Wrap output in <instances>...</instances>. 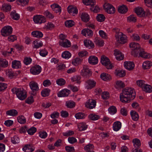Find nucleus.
Wrapping results in <instances>:
<instances>
[{
    "label": "nucleus",
    "instance_id": "f257e3e1",
    "mask_svg": "<svg viewBox=\"0 0 152 152\" xmlns=\"http://www.w3.org/2000/svg\"><path fill=\"white\" fill-rule=\"evenodd\" d=\"M134 90L131 88H126L123 90L120 95V101L123 103H129L135 97Z\"/></svg>",
    "mask_w": 152,
    "mask_h": 152
},
{
    "label": "nucleus",
    "instance_id": "f03ea898",
    "mask_svg": "<svg viewBox=\"0 0 152 152\" xmlns=\"http://www.w3.org/2000/svg\"><path fill=\"white\" fill-rule=\"evenodd\" d=\"M11 91L13 94L16 95L18 98L20 100H23L26 97V92L23 88H14Z\"/></svg>",
    "mask_w": 152,
    "mask_h": 152
},
{
    "label": "nucleus",
    "instance_id": "7ed1b4c3",
    "mask_svg": "<svg viewBox=\"0 0 152 152\" xmlns=\"http://www.w3.org/2000/svg\"><path fill=\"white\" fill-rule=\"evenodd\" d=\"M129 47L132 50V54L135 56H138L140 51V45L137 43L132 42L129 44Z\"/></svg>",
    "mask_w": 152,
    "mask_h": 152
},
{
    "label": "nucleus",
    "instance_id": "20e7f679",
    "mask_svg": "<svg viewBox=\"0 0 152 152\" xmlns=\"http://www.w3.org/2000/svg\"><path fill=\"white\" fill-rule=\"evenodd\" d=\"M101 62L102 64L104 66L108 69H111L113 67L112 64L110 63L108 58L104 55L102 56Z\"/></svg>",
    "mask_w": 152,
    "mask_h": 152
},
{
    "label": "nucleus",
    "instance_id": "39448f33",
    "mask_svg": "<svg viewBox=\"0 0 152 152\" xmlns=\"http://www.w3.org/2000/svg\"><path fill=\"white\" fill-rule=\"evenodd\" d=\"M117 42L121 44H124L127 41V37L122 32L119 33L115 36Z\"/></svg>",
    "mask_w": 152,
    "mask_h": 152
},
{
    "label": "nucleus",
    "instance_id": "423d86ee",
    "mask_svg": "<svg viewBox=\"0 0 152 152\" xmlns=\"http://www.w3.org/2000/svg\"><path fill=\"white\" fill-rule=\"evenodd\" d=\"M103 7L105 11L108 14H113L115 12V8L109 3H105L103 5Z\"/></svg>",
    "mask_w": 152,
    "mask_h": 152
},
{
    "label": "nucleus",
    "instance_id": "0eeeda50",
    "mask_svg": "<svg viewBox=\"0 0 152 152\" xmlns=\"http://www.w3.org/2000/svg\"><path fill=\"white\" fill-rule=\"evenodd\" d=\"M33 20L35 23L40 24L46 22L45 18L41 15H37L34 16Z\"/></svg>",
    "mask_w": 152,
    "mask_h": 152
},
{
    "label": "nucleus",
    "instance_id": "6e6552de",
    "mask_svg": "<svg viewBox=\"0 0 152 152\" xmlns=\"http://www.w3.org/2000/svg\"><path fill=\"white\" fill-rule=\"evenodd\" d=\"M12 31V27L9 26H4L2 29L1 32V35L4 37H6L11 34Z\"/></svg>",
    "mask_w": 152,
    "mask_h": 152
},
{
    "label": "nucleus",
    "instance_id": "1a4fd4ad",
    "mask_svg": "<svg viewBox=\"0 0 152 152\" xmlns=\"http://www.w3.org/2000/svg\"><path fill=\"white\" fill-rule=\"evenodd\" d=\"M92 72L88 66L85 65L83 66V69L81 70V75L83 77H88L92 75Z\"/></svg>",
    "mask_w": 152,
    "mask_h": 152
},
{
    "label": "nucleus",
    "instance_id": "9d476101",
    "mask_svg": "<svg viewBox=\"0 0 152 152\" xmlns=\"http://www.w3.org/2000/svg\"><path fill=\"white\" fill-rule=\"evenodd\" d=\"M31 73L33 75H37L41 72L42 68L39 65H36L31 67L30 69Z\"/></svg>",
    "mask_w": 152,
    "mask_h": 152
},
{
    "label": "nucleus",
    "instance_id": "9b49d317",
    "mask_svg": "<svg viewBox=\"0 0 152 152\" xmlns=\"http://www.w3.org/2000/svg\"><path fill=\"white\" fill-rule=\"evenodd\" d=\"M96 82L93 80L89 79L87 80L85 84V88L87 89H91L94 87Z\"/></svg>",
    "mask_w": 152,
    "mask_h": 152
},
{
    "label": "nucleus",
    "instance_id": "f8f14e48",
    "mask_svg": "<svg viewBox=\"0 0 152 152\" xmlns=\"http://www.w3.org/2000/svg\"><path fill=\"white\" fill-rule=\"evenodd\" d=\"M123 65L124 67L129 71L132 70L135 66L134 63L131 61H125L124 62Z\"/></svg>",
    "mask_w": 152,
    "mask_h": 152
},
{
    "label": "nucleus",
    "instance_id": "ddd939ff",
    "mask_svg": "<svg viewBox=\"0 0 152 152\" xmlns=\"http://www.w3.org/2000/svg\"><path fill=\"white\" fill-rule=\"evenodd\" d=\"M96 101L93 99H89L86 102L85 106L89 109H92L96 107Z\"/></svg>",
    "mask_w": 152,
    "mask_h": 152
},
{
    "label": "nucleus",
    "instance_id": "4468645a",
    "mask_svg": "<svg viewBox=\"0 0 152 152\" xmlns=\"http://www.w3.org/2000/svg\"><path fill=\"white\" fill-rule=\"evenodd\" d=\"M114 74L116 76L119 77H123L126 75L125 70L118 68L116 69L115 70Z\"/></svg>",
    "mask_w": 152,
    "mask_h": 152
},
{
    "label": "nucleus",
    "instance_id": "2eb2a0df",
    "mask_svg": "<svg viewBox=\"0 0 152 152\" xmlns=\"http://www.w3.org/2000/svg\"><path fill=\"white\" fill-rule=\"evenodd\" d=\"M114 55L116 59L118 61L122 60L124 58V55L119 50L117 49L114 50Z\"/></svg>",
    "mask_w": 152,
    "mask_h": 152
},
{
    "label": "nucleus",
    "instance_id": "dca6fc26",
    "mask_svg": "<svg viewBox=\"0 0 152 152\" xmlns=\"http://www.w3.org/2000/svg\"><path fill=\"white\" fill-rule=\"evenodd\" d=\"M81 34L85 37H91L93 34V31L88 28H84L81 31Z\"/></svg>",
    "mask_w": 152,
    "mask_h": 152
},
{
    "label": "nucleus",
    "instance_id": "f3484780",
    "mask_svg": "<svg viewBox=\"0 0 152 152\" xmlns=\"http://www.w3.org/2000/svg\"><path fill=\"white\" fill-rule=\"evenodd\" d=\"M68 12L71 15L75 16L78 13V10L77 8L73 6H70L67 7Z\"/></svg>",
    "mask_w": 152,
    "mask_h": 152
},
{
    "label": "nucleus",
    "instance_id": "a211bd4d",
    "mask_svg": "<svg viewBox=\"0 0 152 152\" xmlns=\"http://www.w3.org/2000/svg\"><path fill=\"white\" fill-rule=\"evenodd\" d=\"M88 62L90 64L94 65L98 64V59L97 57L94 56H91L88 58Z\"/></svg>",
    "mask_w": 152,
    "mask_h": 152
},
{
    "label": "nucleus",
    "instance_id": "6ab92c4d",
    "mask_svg": "<svg viewBox=\"0 0 152 152\" xmlns=\"http://www.w3.org/2000/svg\"><path fill=\"white\" fill-rule=\"evenodd\" d=\"M70 91L66 89H63L59 92L57 95L58 97H66L67 96L70 94Z\"/></svg>",
    "mask_w": 152,
    "mask_h": 152
},
{
    "label": "nucleus",
    "instance_id": "aec40b11",
    "mask_svg": "<svg viewBox=\"0 0 152 152\" xmlns=\"http://www.w3.org/2000/svg\"><path fill=\"white\" fill-rule=\"evenodd\" d=\"M100 77L102 80L105 81H109L112 79L111 76L105 72L102 73L100 75Z\"/></svg>",
    "mask_w": 152,
    "mask_h": 152
},
{
    "label": "nucleus",
    "instance_id": "412c9836",
    "mask_svg": "<svg viewBox=\"0 0 152 152\" xmlns=\"http://www.w3.org/2000/svg\"><path fill=\"white\" fill-rule=\"evenodd\" d=\"M77 129L80 131L86 130L88 127V125L84 122H80L77 124Z\"/></svg>",
    "mask_w": 152,
    "mask_h": 152
},
{
    "label": "nucleus",
    "instance_id": "4be33fe9",
    "mask_svg": "<svg viewBox=\"0 0 152 152\" xmlns=\"http://www.w3.org/2000/svg\"><path fill=\"white\" fill-rule=\"evenodd\" d=\"M121 126L122 124L120 121H115L113 125V129L114 131L117 132L121 129Z\"/></svg>",
    "mask_w": 152,
    "mask_h": 152
},
{
    "label": "nucleus",
    "instance_id": "5701e85b",
    "mask_svg": "<svg viewBox=\"0 0 152 152\" xmlns=\"http://www.w3.org/2000/svg\"><path fill=\"white\" fill-rule=\"evenodd\" d=\"M83 42L85 47L89 49L93 48L94 47V43L89 40H85Z\"/></svg>",
    "mask_w": 152,
    "mask_h": 152
},
{
    "label": "nucleus",
    "instance_id": "b1692460",
    "mask_svg": "<svg viewBox=\"0 0 152 152\" xmlns=\"http://www.w3.org/2000/svg\"><path fill=\"white\" fill-rule=\"evenodd\" d=\"M29 85L30 88L33 91H37L39 89L38 84L34 81H32L30 82Z\"/></svg>",
    "mask_w": 152,
    "mask_h": 152
},
{
    "label": "nucleus",
    "instance_id": "393cba45",
    "mask_svg": "<svg viewBox=\"0 0 152 152\" xmlns=\"http://www.w3.org/2000/svg\"><path fill=\"white\" fill-rule=\"evenodd\" d=\"M28 150L31 152L35 150V148L31 144H28L26 145L23 148H22V150L26 152V150Z\"/></svg>",
    "mask_w": 152,
    "mask_h": 152
},
{
    "label": "nucleus",
    "instance_id": "a878e982",
    "mask_svg": "<svg viewBox=\"0 0 152 152\" xmlns=\"http://www.w3.org/2000/svg\"><path fill=\"white\" fill-rule=\"evenodd\" d=\"M50 7L56 13L60 14L61 11V7L58 5L53 4L51 5Z\"/></svg>",
    "mask_w": 152,
    "mask_h": 152
},
{
    "label": "nucleus",
    "instance_id": "bb28decb",
    "mask_svg": "<svg viewBox=\"0 0 152 152\" xmlns=\"http://www.w3.org/2000/svg\"><path fill=\"white\" fill-rule=\"evenodd\" d=\"M135 12L137 15L140 17L143 16L145 15V12L142 8L140 7H137L135 9Z\"/></svg>",
    "mask_w": 152,
    "mask_h": 152
},
{
    "label": "nucleus",
    "instance_id": "cd10ccee",
    "mask_svg": "<svg viewBox=\"0 0 152 152\" xmlns=\"http://www.w3.org/2000/svg\"><path fill=\"white\" fill-rule=\"evenodd\" d=\"M59 44L61 46L64 48L70 47L71 45L70 42L66 39L63 41H60Z\"/></svg>",
    "mask_w": 152,
    "mask_h": 152
},
{
    "label": "nucleus",
    "instance_id": "c85d7f7f",
    "mask_svg": "<svg viewBox=\"0 0 152 152\" xmlns=\"http://www.w3.org/2000/svg\"><path fill=\"white\" fill-rule=\"evenodd\" d=\"M151 66L152 62L149 61H145L142 64V67L144 69H149Z\"/></svg>",
    "mask_w": 152,
    "mask_h": 152
},
{
    "label": "nucleus",
    "instance_id": "c756f323",
    "mask_svg": "<svg viewBox=\"0 0 152 152\" xmlns=\"http://www.w3.org/2000/svg\"><path fill=\"white\" fill-rule=\"evenodd\" d=\"M140 56L145 58H149L152 57V56L149 53H147L144 51H141L139 52Z\"/></svg>",
    "mask_w": 152,
    "mask_h": 152
},
{
    "label": "nucleus",
    "instance_id": "7c9ffc66",
    "mask_svg": "<svg viewBox=\"0 0 152 152\" xmlns=\"http://www.w3.org/2000/svg\"><path fill=\"white\" fill-rule=\"evenodd\" d=\"M81 76L79 75H74L71 77V81L72 82H75L78 84H80L81 82Z\"/></svg>",
    "mask_w": 152,
    "mask_h": 152
},
{
    "label": "nucleus",
    "instance_id": "2f4dec72",
    "mask_svg": "<svg viewBox=\"0 0 152 152\" xmlns=\"http://www.w3.org/2000/svg\"><path fill=\"white\" fill-rule=\"evenodd\" d=\"M125 84L121 80H118L115 82V87L116 88L119 89L123 88L125 87Z\"/></svg>",
    "mask_w": 152,
    "mask_h": 152
},
{
    "label": "nucleus",
    "instance_id": "473e14b6",
    "mask_svg": "<svg viewBox=\"0 0 152 152\" xmlns=\"http://www.w3.org/2000/svg\"><path fill=\"white\" fill-rule=\"evenodd\" d=\"M31 34L33 37L37 38H42L43 36V33L41 31H32Z\"/></svg>",
    "mask_w": 152,
    "mask_h": 152
},
{
    "label": "nucleus",
    "instance_id": "72a5a7b5",
    "mask_svg": "<svg viewBox=\"0 0 152 152\" xmlns=\"http://www.w3.org/2000/svg\"><path fill=\"white\" fill-rule=\"evenodd\" d=\"M6 114L7 115L14 117L18 115V112L15 109H12L7 111Z\"/></svg>",
    "mask_w": 152,
    "mask_h": 152
},
{
    "label": "nucleus",
    "instance_id": "f704fd0d",
    "mask_svg": "<svg viewBox=\"0 0 152 152\" xmlns=\"http://www.w3.org/2000/svg\"><path fill=\"white\" fill-rule=\"evenodd\" d=\"M130 115L132 119L135 121H137L139 118V115L136 111L132 110L130 112Z\"/></svg>",
    "mask_w": 152,
    "mask_h": 152
},
{
    "label": "nucleus",
    "instance_id": "c9c22d12",
    "mask_svg": "<svg viewBox=\"0 0 152 152\" xmlns=\"http://www.w3.org/2000/svg\"><path fill=\"white\" fill-rule=\"evenodd\" d=\"M12 67L13 68L18 69L21 67V64L20 61L15 60L12 62Z\"/></svg>",
    "mask_w": 152,
    "mask_h": 152
},
{
    "label": "nucleus",
    "instance_id": "e433bc0d",
    "mask_svg": "<svg viewBox=\"0 0 152 152\" xmlns=\"http://www.w3.org/2000/svg\"><path fill=\"white\" fill-rule=\"evenodd\" d=\"M81 18L83 21L84 22H87L90 19V17L89 15L86 12H83L82 13Z\"/></svg>",
    "mask_w": 152,
    "mask_h": 152
},
{
    "label": "nucleus",
    "instance_id": "4c0bfd02",
    "mask_svg": "<svg viewBox=\"0 0 152 152\" xmlns=\"http://www.w3.org/2000/svg\"><path fill=\"white\" fill-rule=\"evenodd\" d=\"M83 3L86 5H90L91 7L94 6L96 1L94 0H82Z\"/></svg>",
    "mask_w": 152,
    "mask_h": 152
},
{
    "label": "nucleus",
    "instance_id": "58836bf2",
    "mask_svg": "<svg viewBox=\"0 0 152 152\" xmlns=\"http://www.w3.org/2000/svg\"><path fill=\"white\" fill-rule=\"evenodd\" d=\"M54 27L55 25L53 23L49 22L45 24L43 28L46 30H49L53 28Z\"/></svg>",
    "mask_w": 152,
    "mask_h": 152
},
{
    "label": "nucleus",
    "instance_id": "ea45409f",
    "mask_svg": "<svg viewBox=\"0 0 152 152\" xmlns=\"http://www.w3.org/2000/svg\"><path fill=\"white\" fill-rule=\"evenodd\" d=\"M86 116V115L83 113L78 112L76 113L75 117L77 119H84Z\"/></svg>",
    "mask_w": 152,
    "mask_h": 152
},
{
    "label": "nucleus",
    "instance_id": "a19ab883",
    "mask_svg": "<svg viewBox=\"0 0 152 152\" xmlns=\"http://www.w3.org/2000/svg\"><path fill=\"white\" fill-rule=\"evenodd\" d=\"M11 141L12 144H16L19 143L20 139L17 136L14 135L11 137Z\"/></svg>",
    "mask_w": 152,
    "mask_h": 152
},
{
    "label": "nucleus",
    "instance_id": "79ce46f5",
    "mask_svg": "<svg viewBox=\"0 0 152 152\" xmlns=\"http://www.w3.org/2000/svg\"><path fill=\"white\" fill-rule=\"evenodd\" d=\"M32 44L34 48H38L42 45V43L40 40H36L33 41Z\"/></svg>",
    "mask_w": 152,
    "mask_h": 152
},
{
    "label": "nucleus",
    "instance_id": "37998d69",
    "mask_svg": "<svg viewBox=\"0 0 152 152\" xmlns=\"http://www.w3.org/2000/svg\"><path fill=\"white\" fill-rule=\"evenodd\" d=\"M65 26L68 28H70L73 26L75 24L74 21L71 20H66L64 23Z\"/></svg>",
    "mask_w": 152,
    "mask_h": 152
},
{
    "label": "nucleus",
    "instance_id": "c03bdc74",
    "mask_svg": "<svg viewBox=\"0 0 152 152\" xmlns=\"http://www.w3.org/2000/svg\"><path fill=\"white\" fill-rule=\"evenodd\" d=\"M62 57L65 59H68L71 56V54L69 51H65L63 52L61 54Z\"/></svg>",
    "mask_w": 152,
    "mask_h": 152
},
{
    "label": "nucleus",
    "instance_id": "a18cd8bd",
    "mask_svg": "<svg viewBox=\"0 0 152 152\" xmlns=\"http://www.w3.org/2000/svg\"><path fill=\"white\" fill-rule=\"evenodd\" d=\"M127 20L128 22L135 23L136 22L137 18L134 15H131L127 18Z\"/></svg>",
    "mask_w": 152,
    "mask_h": 152
},
{
    "label": "nucleus",
    "instance_id": "49530a36",
    "mask_svg": "<svg viewBox=\"0 0 152 152\" xmlns=\"http://www.w3.org/2000/svg\"><path fill=\"white\" fill-rule=\"evenodd\" d=\"M8 65V63L6 59L0 58V66L3 67H6Z\"/></svg>",
    "mask_w": 152,
    "mask_h": 152
},
{
    "label": "nucleus",
    "instance_id": "de8ad7c7",
    "mask_svg": "<svg viewBox=\"0 0 152 152\" xmlns=\"http://www.w3.org/2000/svg\"><path fill=\"white\" fill-rule=\"evenodd\" d=\"M118 11L119 13L123 14L127 11V8L126 6L123 5L119 7Z\"/></svg>",
    "mask_w": 152,
    "mask_h": 152
},
{
    "label": "nucleus",
    "instance_id": "09e8293b",
    "mask_svg": "<svg viewBox=\"0 0 152 152\" xmlns=\"http://www.w3.org/2000/svg\"><path fill=\"white\" fill-rule=\"evenodd\" d=\"M18 122L20 124H24L26 122V118L23 115H20L17 118Z\"/></svg>",
    "mask_w": 152,
    "mask_h": 152
},
{
    "label": "nucleus",
    "instance_id": "8fccbe9b",
    "mask_svg": "<svg viewBox=\"0 0 152 152\" xmlns=\"http://www.w3.org/2000/svg\"><path fill=\"white\" fill-rule=\"evenodd\" d=\"M10 15L12 18L14 20H17L20 18L19 15L15 11H12Z\"/></svg>",
    "mask_w": 152,
    "mask_h": 152
},
{
    "label": "nucleus",
    "instance_id": "3c124183",
    "mask_svg": "<svg viewBox=\"0 0 152 152\" xmlns=\"http://www.w3.org/2000/svg\"><path fill=\"white\" fill-rule=\"evenodd\" d=\"M109 113L111 115H113L116 113L117 110L115 106H112L108 109Z\"/></svg>",
    "mask_w": 152,
    "mask_h": 152
},
{
    "label": "nucleus",
    "instance_id": "603ef678",
    "mask_svg": "<svg viewBox=\"0 0 152 152\" xmlns=\"http://www.w3.org/2000/svg\"><path fill=\"white\" fill-rule=\"evenodd\" d=\"M97 20L99 22H102L104 21L105 17L104 15L102 14H99L97 15L96 17Z\"/></svg>",
    "mask_w": 152,
    "mask_h": 152
},
{
    "label": "nucleus",
    "instance_id": "864d4df0",
    "mask_svg": "<svg viewBox=\"0 0 152 152\" xmlns=\"http://www.w3.org/2000/svg\"><path fill=\"white\" fill-rule=\"evenodd\" d=\"M133 145L135 147H139L141 145V142L138 139L134 138L132 140Z\"/></svg>",
    "mask_w": 152,
    "mask_h": 152
},
{
    "label": "nucleus",
    "instance_id": "5fc2aeb1",
    "mask_svg": "<svg viewBox=\"0 0 152 152\" xmlns=\"http://www.w3.org/2000/svg\"><path fill=\"white\" fill-rule=\"evenodd\" d=\"M143 91L145 92L150 93L152 91L151 87L149 85L145 84L142 88Z\"/></svg>",
    "mask_w": 152,
    "mask_h": 152
},
{
    "label": "nucleus",
    "instance_id": "6e6d98bb",
    "mask_svg": "<svg viewBox=\"0 0 152 152\" xmlns=\"http://www.w3.org/2000/svg\"><path fill=\"white\" fill-rule=\"evenodd\" d=\"M50 90L48 88H45L41 92L42 96L43 97H46L49 95Z\"/></svg>",
    "mask_w": 152,
    "mask_h": 152
},
{
    "label": "nucleus",
    "instance_id": "4d7b16f0",
    "mask_svg": "<svg viewBox=\"0 0 152 152\" xmlns=\"http://www.w3.org/2000/svg\"><path fill=\"white\" fill-rule=\"evenodd\" d=\"M94 146L92 144H89L85 146L84 149L87 152H91V151L93 150L94 148Z\"/></svg>",
    "mask_w": 152,
    "mask_h": 152
},
{
    "label": "nucleus",
    "instance_id": "13d9d810",
    "mask_svg": "<svg viewBox=\"0 0 152 152\" xmlns=\"http://www.w3.org/2000/svg\"><path fill=\"white\" fill-rule=\"evenodd\" d=\"M89 118L91 120L93 121H96L98 120L100 116L98 115L95 114H91L89 115Z\"/></svg>",
    "mask_w": 152,
    "mask_h": 152
},
{
    "label": "nucleus",
    "instance_id": "bf43d9fd",
    "mask_svg": "<svg viewBox=\"0 0 152 152\" xmlns=\"http://www.w3.org/2000/svg\"><path fill=\"white\" fill-rule=\"evenodd\" d=\"M11 9V6L10 5L4 4L2 6L1 9L4 11L6 12L7 11H9Z\"/></svg>",
    "mask_w": 152,
    "mask_h": 152
},
{
    "label": "nucleus",
    "instance_id": "052dcab7",
    "mask_svg": "<svg viewBox=\"0 0 152 152\" xmlns=\"http://www.w3.org/2000/svg\"><path fill=\"white\" fill-rule=\"evenodd\" d=\"M81 62V60L80 58H76L73 60L72 63L73 65L77 66L80 64Z\"/></svg>",
    "mask_w": 152,
    "mask_h": 152
},
{
    "label": "nucleus",
    "instance_id": "680f3d73",
    "mask_svg": "<svg viewBox=\"0 0 152 152\" xmlns=\"http://www.w3.org/2000/svg\"><path fill=\"white\" fill-rule=\"evenodd\" d=\"M75 105V103L73 101H69L66 103V106L68 107L72 108L74 107Z\"/></svg>",
    "mask_w": 152,
    "mask_h": 152
},
{
    "label": "nucleus",
    "instance_id": "e2e57ef3",
    "mask_svg": "<svg viewBox=\"0 0 152 152\" xmlns=\"http://www.w3.org/2000/svg\"><path fill=\"white\" fill-rule=\"evenodd\" d=\"M56 83L57 85L59 86L64 85L66 83L65 80L62 78L57 79L56 81Z\"/></svg>",
    "mask_w": 152,
    "mask_h": 152
},
{
    "label": "nucleus",
    "instance_id": "0e129e2a",
    "mask_svg": "<svg viewBox=\"0 0 152 152\" xmlns=\"http://www.w3.org/2000/svg\"><path fill=\"white\" fill-rule=\"evenodd\" d=\"M37 131L36 128L32 127L27 130L28 134L30 135H33Z\"/></svg>",
    "mask_w": 152,
    "mask_h": 152
},
{
    "label": "nucleus",
    "instance_id": "69168bd1",
    "mask_svg": "<svg viewBox=\"0 0 152 152\" xmlns=\"http://www.w3.org/2000/svg\"><path fill=\"white\" fill-rule=\"evenodd\" d=\"M145 81L144 80H138L136 81L137 86L142 88H143L145 84Z\"/></svg>",
    "mask_w": 152,
    "mask_h": 152
},
{
    "label": "nucleus",
    "instance_id": "338daca9",
    "mask_svg": "<svg viewBox=\"0 0 152 152\" xmlns=\"http://www.w3.org/2000/svg\"><path fill=\"white\" fill-rule=\"evenodd\" d=\"M44 15L47 18L49 19H53L54 17V16L53 14L47 10L45 12Z\"/></svg>",
    "mask_w": 152,
    "mask_h": 152
},
{
    "label": "nucleus",
    "instance_id": "774afa93",
    "mask_svg": "<svg viewBox=\"0 0 152 152\" xmlns=\"http://www.w3.org/2000/svg\"><path fill=\"white\" fill-rule=\"evenodd\" d=\"M99 33L100 36L102 38L107 39L108 38L107 34L103 30H99Z\"/></svg>",
    "mask_w": 152,
    "mask_h": 152
}]
</instances>
